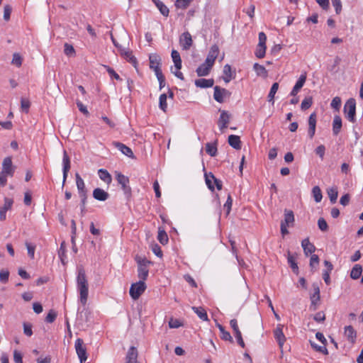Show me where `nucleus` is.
I'll list each match as a JSON object with an SVG mask.
<instances>
[{"instance_id": "34", "label": "nucleus", "mask_w": 363, "mask_h": 363, "mask_svg": "<svg viewBox=\"0 0 363 363\" xmlns=\"http://www.w3.org/2000/svg\"><path fill=\"white\" fill-rule=\"evenodd\" d=\"M217 327L218 328L220 333H221V338L224 340L233 342V337L230 335V333L225 330V328L223 326H222L220 324L218 323Z\"/></svg>"}, {"instance_id": "32", "label": "nucleus", "mask_w": 363, "mask_h": 363, "mask_svg": "<svg viewBox=\"0 0 363 363\" xmlns=\"http://www.w3.org/2000/svg\"><path fill=\"white\" fill-rule=\"evenodd\" d=\"M192 310L202 320H208V315L206 311L201 307L193 306Z\"/></svg>"}, {"instance_id": "11", "label": "nucleus", "mask_w": 363, "mask_h": 363, "mask_svg": "<svg viewBox=\"0 0 363 363\" xmlns=\"http://www.w3.org/2000/svg\"><path fill=\"white\" fill-rule=\"evenodd\" d=\"M306 72L302 73L298 80L296 81L295 85L294 86L292 90L290 92V95L292 96H296L301 89L303 86L306 81Z\"/></svg>"}, {"instance_id": "15", "label": "nucleus", "mask_w": 363, "mask_h": 363, "mask_svg": "<svg viewBox=\"0 0 363 363\" xmlns=\"http://www.w3.org/2000/svg\"><path fill=\"white\" fill-rule=\"evenodd\" d=\"M13 201L9 198H5L4 204L0 208V220H5L6 218V212L11 208Z\"/></svg>"}, {"instance_id": "8", "label": "nucleus", "mask_w": 363, "mask_h": 363, "mask_svg": "<svg viewBox=\"0 0 363 363\" xmlns=\"http://www.w3.org/2000/svg\"><path fill=\"white\" fill-rule=\"evenodd\" d=\"M213 98L218 103H223L225 96H230V93L229 91L224 88H220L218 86H216L213 88Z\"/></svg>"}, {"instance_id": "4", "label": "nucleus", "mask_w": 363, "mask_h": 363, "mask_svg": "<svg viewBox=\"0 0 363 363\" xmlns=\"http://www.w3.org/2000/svg\"><path fill=\"white\" fill-rule=\"evenodd\" d=\"M344 112L348 121H355L356 101L354 99H350L347 101L344 106Z\"/></svg>"}, {"instance_id": "47", "label": "nucleus", "mask_w": 363, "mask_h": 363, "mask_svg": "<svg viewBox=\"0 0 363 363\" xmlns=\"http://www.w3.org/2000/svg\"><path fill=\"white\" fill-rule=\"evenodd\" d=\"M9 278V272L6 269H1L0 271V281L3 284L8 282Z\"/></svg>"}, {"instance_id": "36", "label": "nucleus", "mask_w": 363, "mask_h": 363, "mask_svg": "<svg viewBox=\"0 0 363 363\" xmlns=\"http://www.w3.org/2000/svg\"><path fill=\"white\" fill-rule=\"evenodd\" d=\"M328 195L332 203H335L337 201L338 192L336 187H331L328 189Z\"/></svg>"}, {"instance_id": "25", "label": "nucleus", "mask_w": 363, "mask_h": 363, "mask_svg": "<svg viewBox=\"0 0 363 363\" xmlns=\"http://www.w3.org/2000/svg\"><path fill=\"white\" fill-rule=\"evenodd\" d=\"M99 178L104 181L106 184L109 185L112 182L111 175L109 172L104 169H99L98 171Z\"/></svg>"}, {"instance_id": "61", "label": "nucleus", "mask_w": 363, "mask_h": 363, "mask_svg": "<svg viewBox=\"0 0 363 363\" xmlns=\"http://www.w3.org/2000/svg\"><path fill=\"white\" fill-rule=\"evenodd\" d=\"M319 263V257L317 255H313L310 259V267L313 269L318 266Z\"/></svg>"}, {"instance_id": "28", "label": "nucleus", "mask_w": 363, "mask_h": 363, "mask_svg": "<svg viewBox=\"0 0 363 363\" xmlns=\"http://www.w3.org/2000/svg\"><path fill=\"white\" fill-rule=\"evenodd\" d=\"M362 273V267L360 264H356L352 269L350 272V277L352 279H358Z\"/></svg>"}, {"instance_id": "42", "label": "nucleus", "mask_w": 363, "mask_h": 363, "mask_svg": "<svg viewBox=\"0 0 363 363\" xmlns=\"http://www.w3.org/2000/svg\"><path fill=\"white\" fill-rule=\"evenodd\" d=\"M313 104V99L311 96L306 97L301 102V108L302 110H306L309 108Z\"/></svg>"}, {"instance_id": "19", "label": "nucleus", "mask_w": 363, "mask_h": 363, "mask_svg": "<svg viewBox=\"0 0 363 363\" xmlns=\"http://www.w3.org/2000/svg\"><path fill=\"white\" fill-rule=\"evenodd\" d=\"M76 177V184L79 191V196H84L86 195V191L85 189V184L84 180L80 177L79 173L75 174Z\"/></svg>"}, {"instance_id": "44", "label": "nucleus", "mask_w": 363, "mask_h": 363, "mask_svg": "<svg viewBox=\"0 0 363 363\" xmlns=\"http://www.w3.org/2000/svg\"><path fill=\"white\" fill-rule=\"evenodd\" d=\"M266 45H257L256 51H255V55L258 58H263L265 55L266 52Z\"/></svg>"}, {"instance_id": "26", "label": "nucleus", "mask_w": 363, "mask_h": 363, "mask_svg": "<svg viewBox=\"0 0 363 363\" xmlns=\"http://www.w3.org/2000/svg\"><path fill=\"white\" fill-rule=\"evenodd\" d=\"M342 128V119L340 116H335L333 122V133L335 135H337Z\"/></svg>"}, {"instance_id": "50", "label": "nucleus", "mask_w": 363, "mask_h": 363, "mask_svg": "<svg viewBox=\"0 0 363 363\" xmlns=\"http://www.w3.org/2000/svg\"><path fill=\"white\" fill-rule=\"evenodd\" d=\"M11 63L19 67L22 65V58L18 53H14Z\"/></svg>"}, {"instance_id": "38", "label": "nucleus", "mask_w": 363, "mask_h": 363, "mask_svg": "<svg viewBox=\"0 0 363 363\" xmlns=\"http://www.w3.org/2000/svg\"><path fill=\"white\" fill-rule=\"evenodd\" d=\"M223 74L225 77H223L224 81L226 83H228L232 79V69L231 67L229 65H225L223 67Z\"/></svg>"}, {"instance_id": "60", "label": "nucleus", "mask_w": 363, "mask_h": 363, "mask_svg": "<svg viewBox=\"0 0 363 363\" xmlns=\"http://www.w3.org/2000/svg\"><path fill=\"white\" fill-rule=\"evenodd\" d=\"M313 319L317 323H323L325 320V315L323 311L318 312L313 316Z\"/></svg>"}, {"instance_id": "64", "label": "nucleus", "mask_w": 363, "mask_h": 363, "mask_svg": "<svg viewBox=\"0 0 363 363\" xmlns=\"http://www.w3.org/2000/svg\"><path fill=\"white\" fill-rule=\"evenodd\" d=\"M13 360H14L15 363H23L22 354L17 350H14Z\"/></svg>"}, {"instance_id": "7", "label": "nucleus", "mask_w": 363, "mask_h": 363, "mask_svg": "<svg viewBox=\"0 0 363 363\" xmlns=\"http://www.w3.org/2000/svg\"><path fill=\"white\" fill-rule=\"evenodd\" d=\"M150 68L152 69L155 74L162 72L160 68L161 58L157 54H151L149 57Z\"/></svg>"}, {"instance_id": "3", "label": "nucleus", "mask_w": 363, "mask_h": 363, "mask_svg": "<svg viewBox=\"0 0 363 363\" xmlns=\"http://www.w3.org/2000/svg\"><path fill=\"white\" fill-rule=\"evenodd\" d=\"M147 286L145 281L139 280L131 284L129 290L130 297L133 300H137L145 292Z\"/></svg>"}, {"instance_id": "45", "label": "nucleus", "mask_w": 363, "mask_h": 363, "mask_svg": "<svg viewBox=\"0 0 363 363\" xmlns=\"http://www.w3.org/2000/svg\"><path fill=\"white\" fill-rule=\"evenodd\" d=\"M311 346L318 352H322L325 354H328V352L325 345L323 346H320L315 343L314 342L311 341Z\"/></svg>"}, {"instance_id": "30", "label": "nucleus", "mask_w": 363, "mask_h": 363, "mask_svg": "<svg viewBox=\"0 0 363 363\" xmlns=\"http://www.w3.org/2000/svg\"><path fill=\"white\" fill-rule=\"evenodd\" d=\"M294 222V213L291 211H285L284 220L281 222V224L289 226Z\"/></svg>"}, {"instance_id": "57", "label": "nucleus", "mask_w": 363, "mask_h": 363, "mask_svg": "<svg viewBox=\"0 0 363 363\" xmlns=\"http://www.w3.org/2000/svg\"><path fill=\"white\" fill-rule=\"evenodd\" d=\"M219 53V48L217 45H213L208 52V55L213 57L215 59L217 58Z\"/></svg>"}, {"instance_id": "46", "label": "nucleus", "mask_w": 363, "mask_h": 363, "mask_svg": "<svg viewBox=\"0 0 363 363\" xmlns=\"http://www.w3.org/2000/svg\"><path fill=\"white\" fill-rule=\"evenodd\" d=\"M123 55H124L125 58L128 61L130 62V63H132L133 65H134L135 66L137 64V60L136 58L132 55V53L129 51H124L123 53H122Z\"/></svg>"}, {"instance_id": "13", "label": "nucleus", "mask_w": 363, "mask_h": 363, "mask_svg": "<svg viewBox=\"0 0 363 363\" xmlns=\"http://www.w3.org/2000/svg\"><path fill=\"white\" fill-rule=\"evenodd\" d=\"M313 294L311 296V306L310 308L313 311H315L317 309V305L318 301H320V289L317 284H313Z\"/></svg>"}, {"instance_id": "27", "label": "nucleus", "mask_w": 363, "mask_h": 363, "mask_svg": "<svg viewBox=\"0 0 363 363\" xmlns=\"http://www.w3.org/2000/svg\"><path fill=\"white\" fill-rule=\"evenodd\" d=\"M157 8L164 16H168L169 10L167 6L160 0H152Z\"/></svg>"}, {"instance_id": "23", "label": "nucleus", "mask_w": 363, "mask_h": 363, "mask_svg": "<svg viewBox=\"0 0 363 363\" xmlns=\"http://www.w3.org/2000/svg\"><path fill=\"white\" fill-rule=\"evenodd\" d=\"M301 246L303 249V252L306 256L308 255V254H311L315 252V246L310 242L308 238H306L302 240L301 242Z\"/></svg>"}, {"instance_id": "63", "label": "nucleus", "mask_w": 363, "mask_h": 363, "mask_svg": "<svg viewBox=\"0 0 363 363\" xmlns=\"http://www.w3.org/2000/svg\"><path fill=\"white\" fill-rule=\"evenodd\" d=\"M325 147L323 145H320L319 146H318L315 150V153L321 158L323 159V157H324V155H325Z\"/></svg>"}, {"instance_id": "48", "label": "nucleus", "mask_w": 363, "mask_h": 363, "mask_svg": "<svg viewBox=\"0 0 363 363\" xmlns=\"http://www.w3.org/2000/svg\"><path fill=\"white\" fill-rule=\"evenodd\" d=\"M330 106L333 108L339 111L341 106V99L338 96H335L333 99Z\"/></svg>"}, {"instance_id": "51", "label": "nucleus", "mask_w": 363, "mask_h": 363, "mask_svg": "<svg viewBox=\"0 0 363 363\" xmlns=\"http://www.w3.org/2000/svg\"><path fill=\"white\" fill-rule=\"evenodd\" d=\"M26 246L28 250V256L31 259H33L35 256V246L29 242H26Z\"/></svg>"}, {"instance_id": "33", "label": "nucleus", "mask_w": 363, "mask_h": 363, "mask_svg": "<svg viewBox=\"0 0 363 363\" xmlns=\"http://www.w3.org/2000/svg\"><path fill=\"white\" fill-rule=\"evenodd\" d=\"M116 180L118 182V184L121 185V188L126 186L127 184H129V179L128 177L118 172H116Z\"/></svg>"}, {"instance_id": "31", "label": "nucleus", "mask_w": 363, "mask_h": 363, "mask_svg": "<svg viewBox=\"0 0 363 363\" xmlns=\"http://www.w3.org/2000/svg\"><path fill=\"white\" fill-rule=\"evenodd\" d=\"M279 89V84L277 82L274 83L272 85L269 93L268 94V101L272 103V105L274 104V96Z\"/></svg>"}, {"instance_id": "10", "label": "nucleus", "mask_w": 363, "mask_h": 363, "mask_svg": "<svg viewBox=\"0 0 363 363\" xmlns=\"http://www.w3.org/2000/svg\"><path fill=\"white\" fill-rule=\"evenodd\" d=\"M230 114L227 111H221L220 115L218 121V125L220 130L223 133V130L228 127L230 122Z\"/></svg>"}, {"instance_id": "53", "label": "nucleus", "mask_w": 363, "mask_h": 363, "mask_svg": "<svg viewBox=\"0 0 363 363\" xmlns=\"http://www.w3.org/2000/svg\"><path fill=\"white\" fill-rule=\"evenodd\" d=\"M65 54L68 56H71L75 54V50L74 49V47L72 45H69L68 43H65Z\"/></svg>"}, {"instance_id": "29", "label": "nucleus", "mask_w": 363, "mask_h": 363, "mask_svg": "<svg viewBox=\"0 0 363 363\" xmlns=\"http://www.w3.org/2000/svg\"><path fill=\"white\" fill-rule=\"evenodd\" d=\"M172 58L174 64L176 69H181L182 68V60L179 52L175 50L172 51Z\"/></svg>"}, {"instance_id": "20", "label": "nucleus", "mask_w": 363, "mask_h": 363, "mask_svg": "<svg viewBox=\"0 0 363 363\" xmlns=\"http://www.w3.org/2000/svg\"><path fill=\"white\" fill-rule=\"evenodd\" d=\"M345 335L349 342L354 343L357 337V332L352 325L345 327Z\"/></svg>"}, {"instance_id": "37", "label": "nucleus", "mask_w": 363, "mask_h": 363, "mask_svg": "<svg viewBox=\"0 0 363 363\" xmlns=\"http://www.w3.org/2000/svg\"><path fill=\"white\" fill-rule=\"evenodd\" d=\"M253 69L258 76H267V74L266 68L258 63L254 64Z\"/></svg>"}, {"instance_id": "17", "label": "nucleus", "mask_w": 363, "mask_h": 363, "mask_svg": "<svg viewBox=\"0 0 363 363\" xmlns=\"http://www.w3.org/2000/svg\"><path fill=\"white\" fill-rule=\"evenodd\" d=\"M113 145L123 155L128 156V157L133 158V152L129 147L120 142H113Z\"/></svg>"}, {"instance_id": "52", "label": "nucleus", "mask_w": 363, "mask_h": 363, "mask_svg": "<svg viewBox=\"0 0 363 363\" xmlns=\"http://www.w3.org/2000/svg\"><path fill=\"white\" fill-rule=\"evenodd\" d=\"M318 225L321 231H326L328 228V223L323 218H320L318 220Z\"/></svg>"}, {"instance_id": "59", "label": "nucleus", "mask_w": 363, "mask_h": 363, "mask_svg": "<svg viewBox=\"0 0 363 363\" xmlns=\"http://www.w3.org/2000/svg\"><path fill=\"white\" fill-rule=\"evenodd\" d=\"M182 325L181 321L178 319L171 318L169 321V327L170 328H178Z\"/></svg>"}, {"instance_id": "58", "label": "nucleus", "mask_w": 363, "mask_h": 363, "mask_svg": "<svg viewBox=\"0 0 363 363\" xmlns=\"http://www.w3.org/2000/svg\"><path fill=\"white\" fill-rule=\"evenodd\" d=\"M30 106V101L28 99H21V109L24 112H26V113L28 112Z\"/></svg>"}, {"instance_id": "21", "label": "nucleus", "mask_w": 363, "mask_h": 363, "mask_svg": "<svg viewBox=\"0 0 363 363\" xmlns=\"http://www.w3.org/2000/svg\"><path fill=\"white\" fill-rule=\"evenodd\" d=\"M212 67L211 65L203 62L197 67L196 72L199 77H205L209 74Z\"/></svg>"}, {"instance_id": "35", "label": "nucleus", "mask_w": 363, "mask_h": 363, "mask_svg": "<svg viewBox=\"0 0 363 363\" xmlns=\"http://www.w3.org/2000/svg\"><path fill=\"white\" fill-rule=\"evenodd\" d=\"M312 194L316 203H319L321 201L323 196L321 190L319 186H315L312 189Z\"/></svg>"}, {"instance_id": "43", "label": "nucleus", "mask_w": 363, "mask_h": 363, "mask_svg": "<svg viewBox=\"0 0 363 363\" xmlns=\"http://www.w3.org/2000/svg\"><path fill=\"white\" fill-rule=\"evenodd\" d=\"M157 239L160 241V242L162 245L167 243L168 236L167 233L163 230H160L158 232Z\"/></svg>"}, {"instance_id": "62", "label": "nucleus", "mask_w": 363, "mask_h": 363, "mask_svg": "<svg viewBox=\"0 0 363 363\" xmlns=\"http://www.w3.org/2000/svg\"><path fill=\"white\" fill-rule=\"evenodd\" d=\"M11 13V7L9 5H6L4 9V19L9 21Z\"/></svg>"}, {"instance_id": "54", "label": "nucleus", "mask_w": 363, "mask_h": 363, "mask_svg": "<svg viewBox=\"0 0 363 363\" xmlns=\"http://www.w3.org/2000/svg\"><path fill=\"white\" fill-rule=\"evenodd\" d=\"M57 317V313L53 310H50L45 317V321L52 323L55 321Z\"/></svg>"}, {"instance_id": "24", "label": "nucleus", "mask_w": 363, "mask_h": 363, "mask_svg": "<svg viewBox=\"0 0 363 363\" xmlns=\"http://www.w3.org/2000/svg\"><path fill=\"white\" fill-rule=\"evenodd\" d=\"M229 145L235 150L241 148V141L239 136L235 135H230L228 136Z\"/></svg>"}, {"instance_id": "41", "label": "nucleus", "mask_w": 363, "mask_h": 363, "mask_svg": "<svg viewBox=\"0 0 363 363\" xmlns=\"http://www.w3.org/2000/svg\"><path fill=\"white\" fill-rule=\"evenodd\" d=\"M192 1L193 0H177L175 2V6L177 9H185L189 6Z\"/></svg>"}, {"instance_id": "18", "label": "nucleus", "mask_w": 363, "mask_h": 363, "mask_svg": "<svg viewBox=\"0 0 363 363\" xmlns=\"http://www.w3.org/2000/svg\"><path fill=\"white\" fill-rule=\"evenodd\" d=\"M93 197L99 201H105L109 197L108 192L100 188H96L93 191Z\"/></svg>"}, {"instance_id": "1", "label": "nucleus", "mask_w": 363, "mask_h": 363, "mask_svg": "<svg viewBox=\"0 0 363 363\" xmlns=\"http://www.w3.org/2000/svg\"><path fill=\"white\" fill-rule=\"evenodd\" d=\"M77 286L79 293V301L82 306H85L88 298L89 286L85 272L82 268L78 269Z\"/></svg>"}, {"instance_id": "6", "label": "nucleus", "mask_w": 363, "mask_h": 363, "mask_svg": "<svg viewBox=\"0 0 363 363\" xmlns=\"http://www.w3.org/2000/svg\"><path fill=\"white\" fill-rule=\"evenodd\" d=\"M14 171L15 168L13 166L11 157H5L2 162V170L1 172L8 174L9 177H13Z\"/></svg>"}, {"instance_id": "12", "label": "nucleus", "mask_w": 363, "mask_h": 363, "mask_svg": "<svg viewBox=\"0 0 363 363\" xmlns=\"http://www.w3.org/2000/svg\"><path fill=\"white\" fill-rule=\"evenodd\" d=\"M70 169V159L65 150L63 152V157H62V173H63V181L62 185L65 184V182L67 179L68 172Z\"/></svg>"}, {"instance_id": "9", "label": "nucleus", "mask_w": 363, "mask_h": 363, "mask_svg": "<svg viewBox=\"0 0 363 363\" xmlns=\"http://www.w3.org/2000/svg\"><path fill=\"white\" fill-rule=\"evenodd\" d=\"M284 325L281 324H278L276 328L274 330V338L279 344L280 348H282L285 341L286 337L283 333Z\"/></svg>"}, {"instance_id": "5", "label": "nucleus", "mask_w": 363, "mask_h": 363, "mask_svg": "<svg viewBox=\"0 0 363 363\" xmlns=\"http://www.w3.org/2000/svg\"><path fill=\"white\" fill-rule=\"evenodd\" d=\"M74 347L76 350V352L78 355L79 361L81 363H84L87 359L86 355V348L84 344V341L82 339L77 338L74 343Z\"/></svg>"}, {"instance_id": "14", "label": "nucleus", "mask_w": 363, "mask_h": 363, "mask_svg": "<svg viewBox=\"0 0 363 363\" xmlns=\"http://www.w3.org/2000/svg\"><path fill=\"white\" fill-rule=\"evenodd\" d=\"M192 43L193 40L191 35L188 31L184 32L180 37L179 43L185 50H187L191 48Z\"/></svg>"}, {"instance_id": "16", "label": "nucleus", "mask_w": 363, "mask_h": 363, "mask_svg": "<svg viewBox=\"0 0 363 363\" xmlns=\"http://www.w3.org/2000/svg\"><path fill=\"white\" fill-rule=\"evenodd\" d=\"M205 177H206V183L208 187L211 190L214 189V186L211 184V180L214 181L216 188L218 190H220L222 189V182L220 180L216 179L212 174H211L210 175L206 174Z\"/></svg>"}, {"instance_id": "39", "label": "nucleus", "mask_w": 363, "mask_h": 363, "mask_svg": "<svg viewBox=\"0 0 363 363\" xmlns=\"http://www.w3.org/2000/svg\"><path fill=\"white\" fill-rule=\"evenodd\" d=\"M167 98L166 94H162L159 98V107L164 112H166L167 109Z\"/></svg>"}, {"instance_id": "40", "label": "nucleus", "mask_w": 363, "mask_h": 363, "mask_svg": "<svg viewBox=\"0 0 363 363\" xmlns=\"http://www.w3.org/2000/svg\"><path fill=\"white\" fill-rule=\"evenodd\" d=\"M206 151L211 157H214L217 154V147L215 144L208 143L206 144Z\"/></svg>"}, {"instance_id": "2", "label": "nucleus", "mask_w": 363, "mask_h": 363, "mask_svg": "<svg viewBox=\"0 0 363 363\" xmlns=\"http://www.w3.org/2000/svg\"><path fill=\"white\" fill-rule=\"evenodd\" d=\"M138 264V277L140 280L145 281L149 274V266L152 262L146 258L137 257L135 259Z\"/></svg>"}, {"instance_id": "56", "label": "nucleus", "mask_w": 363, "mask_h": 363, "mask_svg": "<svg viewBox=\"0 0 363 363\" xmlns=\"http://www.w3.org/2000/svg\"><path fill=\"white\" fill-rule=\"evenodd\" d=\"M316 127V113H312L308 118V128H315Z\"/></svg>"}, {"instance_id": "55", "label": "nucleus", "mask_w": 363, "mask_h": 363, "mask_svg": "<svg viewBox=\"0 0 363 363\" xmlns=\"http://www.w3.org/2000/svg\"><path fill=\"white\" fill-rule=\"evenodd\" d=\"M23 333L28 337H30L33 335L32 325L30 323H23Z\"/></svg>"}, {"instance_id": "22", "label": "nucleus", "mask_w": 363, "mask_h": 363, "mask_svg": "<svg viewBox=\"0 0 363 363\" xmlns=\"http://www.w3.org/2000/svg\"><path fill=\"white\" fill-rule=\"evenodd\" d=\"M214 84L213 79H199L195 81V85L199 88H210Z\"/></svg>"}, {"instance_id": "49", "label": "nucleus", "mask_w": 363, "mask_h": 363, "mask_svg": "<svg viewBox=\"0 0 363 363\" xmlns=\"http://www.w3.org/2000/svg\"><path fill=\"white\" fill-rule=\"evenodd\" d=\"M157 79L159 82V89L161 90L165 86V78L162 72L155 74Z\"/></svg>"}]
</instances>
